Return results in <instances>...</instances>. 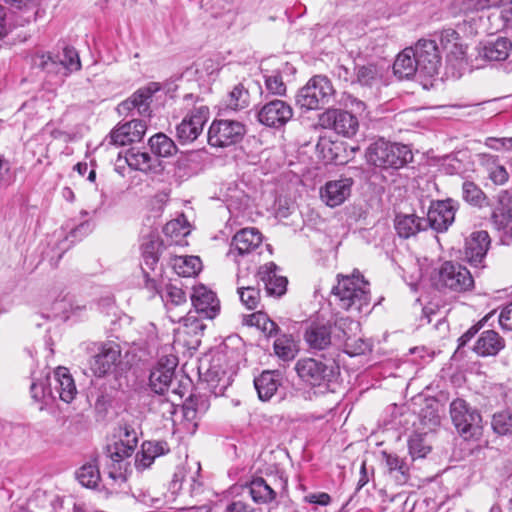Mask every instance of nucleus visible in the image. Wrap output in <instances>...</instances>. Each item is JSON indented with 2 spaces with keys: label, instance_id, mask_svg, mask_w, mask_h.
Wrapping results in <instances>:
<instances>
[{
  "label": "nucleus",
  "instance_id": "f257e3e1",
  "mask_svg": "<svg viewBox=\"0 0 512 512\" xmlns=\"http://www.w3.org/2000/svg\"><path fill=\"white\" fill-rule=\"evenodd\" d=\"M334 302L344 310L360 312L370 303L369 283L359 272L352 275H337V285L332 289Z\"/></svg>",
  "mask_w": 512,
  "mask_h": 512
},
{
  "label": "nucleus",
  "instance_id": "f03ea898",
  "mask_svg": "<svg viewBox=\"0 0 512 512\" xmlns=\"http://www.w3.org/2000/svg\"><path fill=\"white\" fill-rule=\"evenodd\" d=\"M299 378L313 387L329 389L340 376V367L333 361H322L315 358H301L295 364Z\"/></svg>",
  "mask_w": 512,
  "mask_h": 512
},
{
  "label": "nucleus",
  "instance_id": "7ed1b4c3",
  "mask_svg": "<svg viewBox=\"0 0 512 512\" xmlns=\"http://www.w3.org/2000/svg\"><path fill=\"white\" fill-rule=\"evenodd\" d=\"M365 156L368 163L376 167L396 169L403 167L413 159L409 146L391 143L382 138L368 146Z\"/></svg>",
  "mask_w": 512,
  "mask_h": 512
},
{
  "label": "nucleus",
  "instance_id": "20e7f679",
  "mask_svg": "<svg viewBox=\"0 0 512 512\" xmlns=\"http://www.w3.org/2000/svg\"><path fill=\"white\" fill-rule=\"evenodd\" d=\"M334 93L331 81L326 76L316 75L298 91L296 103L302 109H319L329 103Z\"/></svg>",
  "mask_w": 512,
  "mask_h": 512
},
{
  "label": "nucleus",
  "instance_id": "39448f33",
  "mask_svg": "<svg viewBox=\"0 0 512 512\" xmlns=\"http://www.w3.org/2000/svg\"><path fill=\"white\" fill-rule=\"evenodd\" d=\"M450 416L459 435L465 440L477 438L482 433V417L465 400L457 398L450 404Z\"/></svg>",
  "mask_w": 512,
  "mask_h": 512
},
{
  "label": "nucleus",
  "instance_id": "423d86ee",
  "mask_svg": "<svg viewBox=\"0 0 512 512\" xmlns=\"http://www.w3.org/2000/svg\"><path fill=\"white\" fill-rule=\"evenodd\" d=\"M210 117V109L202 101L197 100L187 111L182 121L176 126V137L181 144L194 142L203 132Z\"/></svg>",
  "mask_w": 512,
  "mask_h": 512
},
{
  "label": "nucleus",
  "instance_id": "0eeeda50",
  "mask_svg": "<svg viewBox=\"0 0 512 512\" xmlns=\"http://www.w3.org/2000/svg\"><path fill=\"white\" fill-rule=\"evenodd\" d=\"M246 134L245 125L237 120L215 119L208 129V143L212 147L226 148L239 143Z\"/></svg>",
  "mask_w": 512,
  "mask_h": 512
},
{
  "label": "nucleus",
  "instance_id": "6e6552de",
  "mask_svg": "<svg viewBox=\"0 0 512 512\" xmlns=\"http://www.w3.org/2000/svg\"><path fill=\"white\" fill-rule=\"evenodd\" d=\"M437 285L453 292L463 293L474 288V278L465 266L446 261L438 270Z\"/></svg>",
  "mask_w": 512,
  "mask_h": 512
},
{
  "label": "nucleus",
  "instance_id": "1a4fd4ad",
  "mask_svg": "<svg viewBox=\"0 0 512 512\" xmlns=\"http://www.w3.org/2000/svg\"><path fill=\"white\" fill-rule=\"evenodd\" d=\"M411 48L419 66V77L431 78L437 75L441 66V55L436 42L431 39H420Z\"/></svg>",
  "mask_w": 512,
  "mask_h": 512
},
{
  "label": "nucleus",
  "instance_id": "9d476101",
  "mask_svg": "<svg viewBox=\"0 0 512 512\" xmlns=\"http://www.w3.org/2000/svg\"><path fill=\"white\" fill-rule=\"evenodd\" d=\"M493 227L499 232L504 245H512V195L503 190L498 194L497 205L491 214Z\"/></svg>",
  "mask_w": 512,
  "mask_h": 512
},
{
  "label": "nucleus",
  "instance_id": "9b49d317",
  "mask_svg": "<svg viewBox=\"0 0 512 512\" xmlns=\"http://www.w3.org/2000/svg\"><path fill=\"white\" fill-rule=\"evenodd\" d=\"M459 203L453 199L438 200L433 202L428 210L427 227L438 233L446 232L455 221V214Z\"/></svg>",
  "mask_w": 512,
  "mask_h": 512
},
{
  "label": "nucleus",
  "instance_id": "f8f14e48",
  "mask_svg": "<svg viewBox=\"0 0 512 512\" xmlns=\"http://www.w3.org/2000/svg\"><path fill=\"white\" fill-rule=\"evenodd\" d=\"M121 347L114 341L101 343L90 361V369L96 377H104L120 364Z\"/></svg>",
  "mask_w": 512,
  "mask_h": 512
},
{
  "label": "nucleus",
  "instance_id": "ddd939ff",
  "mask_svg": "<svg viewBox=\"0 0 512 512\" xmlns=\"http://www.w3.org/2000/svg\"><path fill=\"white\" fill-rule=\"evenodd\" d=\"M319 120L324 128L332 129L347 138L356 135L359 129L357 117L341 109H328L321 114Z\"/></svg>",
  "mask_w": 512,
  "mask_h": 512
},
{
  "label": "nucleus",
  "instance_id": "4468645a",
  "mask_svg": "<svg viewBox=\"0 0 512 512\" xmlns=\"http://www.w3.org/2000/svg\"><path fill=\"white\" fill-rule=\"evenodd\" d=\"M293 109L287 102L274 99L262 105L257 111V120L270 128H281L293 117Z\"/></svg>",
  "mask_w": 512,
  "mask_h": 512
},
{
  "label": "nucleus",
  "instance_id": "2eb2a0df",
  "mask_svg": "<svg viewBox=\"0 0 512 512\" xmlns=\"http://www.w3.org/2000/svg\"><path fill=\"white\" fill-rule=\"evenodd\" d=\"M491 245V239L487 231L472 232L464 242V260L474 268H484L487 252Z\"/></svg>",
  "mask_w": 512,
  "mask_h": 512
},
{
  "label": "nucleus",
  "instance_id": "dca6fc26",
  "mask_svg": "<svg viewBox=\"0 0 512 512\" xmlns=\"http://www.w3.org/2000/svg\"><path fill=\"white\" fill-rule=\"evenodd\" d=\"M146 129L145 121L134 119L116 126L105 138V142L107 145L116 147L139 142L145 135Z\"/></svg>",
  "mask_w": 512,
  "mask_h": 512
},
{
  "label": "nucleus",
  "instance_id": "f3484780",
  "mask_svg": "<svg viewBox=\"0 0 512 512\" xmlns=\"http://www.w3.org/2000/svg\"><path fill=\"white\" fill-rule=\"evenodd\" d=\"M123 431L119 441L107 447V456L109 463L128 467L129 463L126 460L134 453L138 444V436L134 429L127 426Z\"/></svg>",
  "mask_w": 512,
  "mask_h": 512
},
{
  "label": "nucleus",
  "instance_id": "a211bd4d",
  "mask_svg": "<svg viewBox=\"0 0 512 512\" xmlns=\"http://www.w3.org/2000/svg\"><path fill=\"white\" fill-rule=\"evenodd\" d=\"M61 65L69 72H75L81 69V61L77 50L70 46H65L57 60L50 55L40 54L34 58V65L47 72H52L57 65Z\"/></svg>",
  "mask_w": 512,
  "mask_h": 512
},
{
  "label": "nucleus",
  "instance_id": "6ab92c4d",
  "mask_svg": "<svg viewBox=\"0 0 512 512\" xmlns=\"http://www.w3.org/2000/svg\"><path fill=\"white\" fill-rule=\"evenodd\" d=\"M261 243L262 235L258 229L244 228L233 236L227 256L237 262V256L253 253Z\"/></svg>",
  "mask_w": 512,
  "mask_h": 512
},
{
  "label": "nucleus",
  "instance_id": "aec40b11",
  "mask_svg": "<svg viewBox=\"0 0 512 512\" xmlns=\"http://www.w3.org/2000/svg\"><path fill=\"white\" fill-rule=\"evenodd\" d=\"M335 333H339L335 329V323L330 322H312L306 329L304 340L308 347L312 350H324L328 348L334 340Z\"/></svg>",
  "mask_w": 512,
  "mask_h": 512
},
{
  "label": "nucleus",
  "instance_id": "412c9836",
  "mask_svg": "<svg viewBox=\"0 0 512 512\" xmlns=\"http://www.w3.org/2000/svg\"><path fill=\"white\" fill-rule=\"evenodd\" d=\"M358 327V324L348 317H341L335 321V329L339 333H335L334 340L338 343H345L346 352L350 355H361L365 354L366 351L370 350V345L363 339L359 338L350 342L349 332Z\"/></svg>",
  "mask_w": 512,
  "mask_h": 512
},
{
  "label": "nucleus",
  "instance_id": "4be33fe9",
  "mask_svg": "<svg viewBox=\"0 0 512 512\" xmlns=\"http://www.w3.org/2000/svg\"><path fill=\"white\" fill-rule=\"evenodd\" d=\"M195 313L202 318L213 319L220 310V303L216 294L205 286L195 287L190 296Z\"/></svg>",
  "mask_w": 512,
  "mask_h": 512
},
{
  "label": "nucleus",
  "instance_id": "5701e85b",
  "mask_svg": "<svg viewBox=\"0 0 512 512\" xmlns=\"http://www.w3.org/2000/svg\"><path fill=\"white\" fill-rule=\"evenodd\" d=\"M352 185L351 178L328 181L320 189L321 200L329 207H337L350 196Z\"/></svg>",
  "mask_w": 512,
  "mask_h": 512
},
{
  "label": "nucleus",
  "instance_id": "b1692460",
  "mask_svg": "<svg viewBox=\"0 0 512 512\" xmlns=\"http://www.w3.org/2000/svg\"><path fill=\"white\" fill-rule=\"evenodd\" d=\"M165 363L161 359L158 364L153 368L149 376V385L154 393L163 395L168 391L174 376L176 367V359L166 358Z\"/></svg>",
  "mask_w": 512,
  "mask_h": 512
},
{
  "label": "nucleus",
  "instance_id": "393cba45",
  "mask_svg": "<svg viewBox=\"0 0 512 512\" xmlns=\"http://www.w3.org/2000/svg\"><path fill=\"white\" fill-rule=\"evenodd\" d=\"M178 321L182 322V325L176 330L178 341H183L188 347L198 346L205 325L191 312L186 317L179 316Z\"/></svg>",
  "mask_w": 512,
  "mask_h": 512
},
{
  "label": "nucleus",
  "instance_id": "a878e982",
  "mask_svg": "<svg viewBox=\"0 0 512 512\" xmlns=\"http://www.w3.org/2000/svg\"><path fill=\"white\" fill-rule=\"evenodd\" d=\"M512 49L511 41L506 37H497L479 43L476 47L477 57L486 61H504Z\"/></svg>",
  "mask_w": 512,
  "mask_h": 512
},
{
  "label": "nucleus",
  "instance_id": "bb28decb",
  "mask_svg": "<svg viewBox=\"0 0 512 512\" xmlns=\"http://www.w3.org/2000/svg\"><path fill=\"white\" fill-rule=\"evenodd\" d=\"M154 92L155 89L151 87L138 89L128 99L118 105L117 110L119 114H128L136 110L139 115L150 116V103Z\"/></svg>",
  "mask_w": 512,
  "mask_h": 512
},
{
  "label": "nucleus",
  "instance_id": "cd10ccee",
  "mask_svg": "<svg viewBox=\"0 0 512 512\" xmlns=\"http://www.w3.org/2000/svg\"><path fill=\"white\" fill-rule=\"evenodd\" d=\"M169 452L170 447L164 440L144 441L141 445V451L136 454L135 467L138 471H143L151 467L157 457Z\"/></svg>",
  "mask_w": 512,
  "mask_h": 512
},
{
  "label": "nucleus",
  "instance_id": "c85d7f7f",
  "mask_svg": "<svg viewBox=\"0 0 512 512\" xmlns=\"http://www.w3.org/2000/svg\"><path fill=\"white\" fill-rule=\"evenodd\" d=\"M278 267L273 262H269L260 267L258 275L264 283L267 295L280 297L286 292V277L277 274Z\"/></svg>",
  "mask_w": 512,
  "mask_h": 512
},
{
  "label": "nucleus",
  "instance_id": "c756f323",
  "mask_svg": "<svg viewBox=\"0 0 512 512\" xmlns=\"http://www.w3.org/2000/svg\"><path fill=\"white\" fill-rule=\"evenodd\" d=\"M505 347V340L494 330H485L478 337L473 351L481 357L496 356Z\"/></svg>",
  "mask_w": 512,
  "mask_h": 512
},
{
  "label": "nucleus",
  "instance_id": "7c9ffc66",
  "mask_svg": "<svg viewBox=\"0 0 512 512\" xmlns=\"http://www.w3.org/2000/svg\"><path fill=\"white\" fill-rule=\"evenodd\" d=\"M241 497H250L257 504H267L276 498V492L263 478H255L242 487Z\"/></svg>",
  "mask_w": 512,
  "mask_h": 512
},
{
  "label": "nucleus",
  "instance_id": "2f4dec72",
  "mask_svg": "<svg viewBox=\"0 0 512 512\" xmlns=\"http://www.w3.org/2000/svg\"><path fill=\"white\" fill-rule=\"evenodd\" d=\"M53 392L59 399L66 403L72 402L77 394L76 385L69 370L65 367H58L54 372Z\"/></svg>",
  "mask_w": 512,
  "mask_h": 512
},
{
  "label": "nucleus",
  "instance_id": "473e14b6",
  "mask_svg": "<svg viewBox=\"0 0 512 512\" xmlns=\"http://www.w3.org/2000/svg\"><path fill=\"white\" fill-rule=\"evenodd\" d=\"M394 226L397 234L401 238L407 239L426 230L427 221L415 214H398L395 217Z\"/></svg>",
  "mask_w": 512,
  "mask_h": 512
},
{
  "label": "nucleus",
  "instance_id": "72a5a7b5",
  "mask_svg": "<svg viewBox=\"0 0 512 512\" xmlns=\"http://www.w3.org/2000/svg\"><path fill=\"white\" fill-rule=\"evenodd\" d=\"M418 67L412 48L409 47L397 55L393 64V71L399 79H409L414 75L419 77Z\"/></svg>",
  "mask_w": 512,
  "mask_h": 512
},
{
  "label": "nucleus",
  "instance_id": "f704fd0d",
  "mask_svg": "<svg viewBox=\"0 0 512 512\" xmlns=\"http://www.w3.org/2000/svg\"><path fill=\"white\" fill-rule=\"evenodd\" d=\"M510 1L511 0H464L461 5V11L466 17L465 21L470 23L474 22L476 28H480L481 25L476 24V19L473 16L475 13L491 8H496L499 11L506 4H509Z\"/></svg>",
  "mask_w": 512,
  "mask_h": 512
},
{
  "label": "nucleus",
  "instance_id": "c9c22d12",
  "mask_svg": "<svg viewBox=\"0 0 512 512\" xmlns=\"http://www.w3.org/2000/svg\"><path fill=\"white\" fill-rule=\"evenodd\" d=\"M260 400L267 401L276 393L280 385V373L277 371H263L254 380Z\"/></svg>",
  "mask_w": 512,
  "mask_h": 512
},
{
  "label": "nucleus",
  "instance_id": "e433bc0d",
  "mask_svg": "<svg viewBox=\"0 0 512 512\" xmlns=\"http://www.w3.org/2000/svg\"><path fill=\"white\" fill-rule=\"evenodd\" d=\"M125 161L131 169L144 173L155 170L159 165L158 160L152 158L148 152H142L136 148L126 151Z\"/></svg>",
  "mask_w": 512,
  "mask_h": 512
},
{
  "label": "nucleus",
  "instance_id": "4c0bfd02",
  "mask_svg": "<svg viewBox=\"0 0 512 512\" xmlns=\"http://www.w3.org/2000/svg\"><path fill=\"white\" fill-rule=\"evenodd\" d=\"M381 454L389 475L394 477L398 484H405L409 479L408 465L397 454L388 453L386 451H382Z\"/></svg>",
  "mask_w": 512,
  "mask_h": 512
},
{
  "label": "nucleus",
  "instance_id": "58836bf2",
  "mask_svg": "<svg viewBox=\"0 0 512 512\" xmlns=\"http://www.w3.org/2000/svg\"><path fill=\"white\" fill-rule=\"evenodd\" d=\"M161 297L165 303L168 313H170V319L172 321H176L175 315L172 314L173 310L177 307L187 306L186 293L182 290V288L173 284H168L165 286Z\"/></svg>",
  "mask_w": 512,
  "mask_h": 512
},
{
  "label": "nucleus",
  "instance_id": "ea45409f",
  "mask_svg": "<svg viewBox=\"0 0 512 512\" xmlns=\"http://www.w3.org/2000/svg\"><path fill=\"white\" fill-rule=\"evenodd\" d=\"M355 82L362 86L372 87L377 85L382 78L381 69L375 64L355 65Z\"/></svg>",
  "mask_w": 512,
  "mask_h": 512
},
{
  "label": "nucleus",
  "instance_id": "a19ab883",
  "mask_svg": "<svg viewBox=\"0 0 512 512\" xmlns=\"http://www.w3.org/2000/svg\"><path fill=\"white\" fill-rule=\"evenodd\" d=\"M274 353L282 361H292L297 353L298 347L293 337L288 334H280L274 341Z\"/></svg>",
  "mask_w": 512,
  "mask_h": 512
},
{
  "label": "nucleus",
  "instance_id": "79ce46f5",
  "mask_svg": "<svg viewBox=\"0 0 512 512\" xmlns=\"http://www.w3.org/2000/svg\"><path fill=\"white\" fill-rule=\"evenodd\" d=\"M226 107L232 111H240L247 108L250 104V93L243 83L236 84L228 93Z\"/></svg>",
  "mask_w": 512,
  "mask_h": 512
},
{
  "label": "nucleus",
  "instance_id": "37998d69",
  "mask_svg": "<svg viewBox=\"0 0 512 512\" xmlns=\"http://www.w3.org/2000/svg\"><path fill=\"white\" fill-rule=\"evenodd\" d=\"M152 153L158 157H170L177 153L174 141L164 133H157L149 139Z\"/></svg>",
  "mask_w": 512,
  "mask_h": 512
},
{
  "label": "nucleus",
  "instance_id": "c03bdc74",
  "mask_svg": "<svg viewBox=\"0 0 512 512\" xmlns=\"http://www.w3.org/2000/svg\"><path fill=\"white\" fill-rule=\"evenodd\" d=\"M173 268L179 276L191 277L201 269V260L197 256H178L173 260Z\"/></svg>",
  "mask_w": 512,
  "mask_h": 512
},
{
  "label": "nucleus",
  "instance_id": "a18cd8bd",
  "mask_svg": "<svg viewBox=\"0 0 512 512\" xmlns=\"http://www.w3.org/2000/svg\"><path fill=\"white\" fill-rule=\"evenodd\" d=\"M127 468L113 463H107L106 485L110 492H118L127 482Z\"/></svg>",
  "mask_w": 512,
  "mask_h": 512
},
{
  "label": "nucleus",
  "instance_id": "49530a36",
  "mask_svg": "<svg viewBox=\"0 0 512 512\" xmlns=\"http://www.w3.org/2000/svg\"><path fill=\"white\" fill-rule=\"evenodd\" d=\"M487 20L491 22V29L512 31V0L501 10L489 14Z\"/></svg>",
  "mask_w": 512,
  "mask_h": 512
},
{
  "label": "nucleus",
  "instance_id": "de8ad7c7",
  "mask_svg": "<svg viewBox=\"0 0 512 512\" xmlns=\"http://www.w3.org/2000/svg\"><path fill=\"white\" fill-rule=\"evenodd\" d=\"M247 324L250 326H256L268 337L277 336L279 332L278 325L262 312H256L249 315Z\"/></svg>",
  "mask_w": 512,
  "mask_h": 512
},
{
  "label": "nucleus",
  "instance_id": "09e8293b",
  "mask_svg": "<svg viewBox=\"0 0 512 512\" xmlns=\"http://www.w3.org/2000/svg\"><path fill=\"white\" fill-rule=\"evenodd\" d=\"M162 243L157 238H150L142 244V257L144 264L151 270L155 269L159 261Z\"/></svg>",
  "mask_w": 512,
  "mask_h": 512
},
{
  "label": "nucleus",
  "instance_id": "8fccbe9b",
  "mask_svg": "<svg viewBox=\"0 0 512 512\" xmlns=\"http://www.w3.org/2000/svg\"><path fill=\"white\" fill-rule=\"evenodd\" d=\"M462 197L472 206L483 207L487 201L485 193L471 181H465L462 184Z\"/></svg>",
  "mask_w": 512,
  "mask_h": 512
},
{
  "label": "nucleus",
  "instance_id": "3c124183",
  "mask_svg": "<svg viewBox=\"0 0 512 512\" xmlns=\"http://www.w3.org/2000/svg\"><path fill=\"white\" fill-rule=\"evenodd\" d=\"M76 476L80 484L87 488H94L100 481V471L96 464L87 463L80 467Z\"/></svg>",
  "mask_w": 512,
  "mask_h": 512
},
{
  "label": "nucleus",
  "instance_id": "603ef678",
  "mask_svg": "<svg viewBox=\"0 0 512 512\" xmlns=\"http://www.w3.org/2000/svg\"><path fill=\"white\" fill-rule=\"evenodd\" d=\"M237 292L242 304L249 310H254L260 303V290L253 286L240 285L239 279L237 280Z\"/></svg>",
  "mask_w": 512,
  "mask_h": 512
},
{
  "label": "nucleus",
  "instance_id": "864d4df0",
  "mask_svg": "<svg viewBox=\"0 0 512 512\" xmlns=\"http://www.w3.org/2000/svg\"><path fill=\"white\" fill-rule=\"evenodd\" d=\"M491 425L494 432L499 435L512 433V412L505 410L495 413Z\"/></svg>",
  "mask_w": 512,
  "mask_h": 512
},
{
  "label": "nucleus",
  "instance_id": "5fc2aeb1",
  "mask_svg": "<svg viewBox=\"0 0 512 512\" xmlns=\"http://www.w3.org/2000/svg\"><path fill=\"white\" fill-rule=\"evenodd\" d=\"M265 87L267 91L276 96H285L286 95V85L283 82L282 75L279 72H273L271 74L265 75Z\"/></svg>",
  "mask_w": 512,
  "mask_h": 512
},
{
  "label": "nucleus",
  "instance_id": "6e6d98bb",
  "mask_svg": "<svg viewBox=\"0 0 512 512\" xmlns=\"http://www.w3.org/2000/svg\"><path fill=\"white\" fill-rule=\"evenodd\" d=\"M152 405L154 409H156V411L162 416V418L166 420L172 419L178 408V405L162 397V395L155 397L152 400Z\"/></svg>",
  "mask_w": 512,
  "mask_h": 512
},
{
  "label": "nucleus",
  "instance_id": "4d7b16f0",
  "mask_svg": "<svg viewBox=\"0 0 512 512\" xmlns=\"http://www.w3.org/2000/svg\"><path fill=\"white\" fill-rule=\"evenodd\" d=\"M409 453L413 458L425 457L430 452V447L425 444L420 435L412 436L408 441Z\"/></svg>",
  "mask_w": 512,
  "mask_h": 512
},
{
  "label": "nucleus",
  "instance_id": "13d9d810",
  "mask_svg": "<svg viewBox=\"0 0 512 512\" xmlns=\"http://www.w3.org/2000/svg\"><path fill=\"white\" fill-rule=\"evenodd\" d=\"M30 391L32 398L36 401L44 400L47 397L51 399L56 398V395L54 394L53 389L51 388V384L49 383V386L47 387L43 381L32 382Z\"/></svg>",
  "mask_w": 512,
  "mask_h": 512
},
{
  "label": "nucleus",
  "instance_id": "bf43d9fd",
  "mask_svg": "<svg viewBox=\"0 0 512 512\" xmlns=\"http://www.w3.org/2000/svg\"><path fill=\"white\" fill-rule=\"evenodd\" d=\"M489 179L496 185H503L508 181L509 174L499 160L492 165L491 170L486 171Z\"/></svg>",
  "mask_w": 512,
  "mask_h": 512
},
{
  "label": "nucleus",
  "instance_id": "052dcab7",
  "mask_svg": "<svg viewBox=\"0 0 512 512\" xmlns=\"http://www.w3.org/2000/svg\"><path fill=\"white\" fill-rule=\"evenodd\" d=\"M13 182L11 165L8 160L0 155V188L9 186Z\"/></svg>",
  "mask_w": 512,
  "mask_h": 512
},
{
  "label": "nucleus",
  "instance_id": "680f3d73",
  "mask_svg": "<svg viewBox=\"0 0 512 512\" xmlns=\"http://www.w3.org/2000/svg\"><path fill=\"white\" fill-rule=\"evenodd\" d=\"M225 512H259L257 509L251 507L245 498L235 499L226 506Z\"/></svg>",
  "mask_w": 512,
  "mask_h": 512
},
{
  "label": "nucleus",
  "instance_id": "e2e57ef3",
  "mask_svg": "<svg viewBox=\"0 0 512 512\" xmlns=\"http://www.w3.org/2000/svg\"><path fill=\"white\" fill-rule=\"evenodd\" d=\"M304 501L310 504L327 506L331 502V497L325 492L309 493L304 496Z\"/></svg>",
  "mask_w": 512,
  "mask_h": 512
},
{
  "label": "nucleus",
  "instance_id": "0e129e2a",
  "mask_svg": "<svg viewBox=\"0 0 512 512\" xmlns=\"http://www.w3.org/2000/svg\"><path fill=\"white\" fill-rule=\"evenodd\" d=\"M499 324L503 329L512 331V301L502 308Z\"/></svg>",
  "mask_w": 512,
  "mask_h": 512
},
{
  "label": "nucleus",
  "instance_id": "69168bd1",
  "mask_svg": "<svg viewBox=\"0 0 512 512\" xmlns=\"http://www.w3.org/2000/svg\"><path fill=\"white\" fill-rule=\"evenodd\" d=\"M479 165L485 170H491L492 165L495 164L499 159L495 155L488 153H479L477 155Z\"/></svg>",
  "mask_w": 512,
  "mask_h": 512
},
{
  "label": "nucleus",
  "instance_id": "338daca9",
  "mask_svg": "<svg viewBox=\"0 0 512 512\" xmlns=\"http://www.w3.org/2000/svg\"><path fill=\"white\" fill-rule=\"evenodd\" d=\"M420 416L424 423H427V419L428 423L431 424L432 426H436L440 423V417L438 415V412L436 409H433L432 407H428L425 413L424 411H422Z\"/></svg>",
  "mask_w": 512,
  "mask_h": 512
},
{
  "label": "nucleus",
  "instance_id": "774afa93",
  "mask_svg": "<svg viewBox=\"0 0 512 512\" xmlns=\"http://www.w3.org/2000/svg\"><path fill=\"white\" fill-rule=\"evenodd\" d=\"M335 74L338 76V78L344 80V81H351L352 83L355 82V75L350 71V69L340 64L335 68Z\"/></svg>",
  "mask_w": 512,
  "mask_h": 512
}]
</instances>
